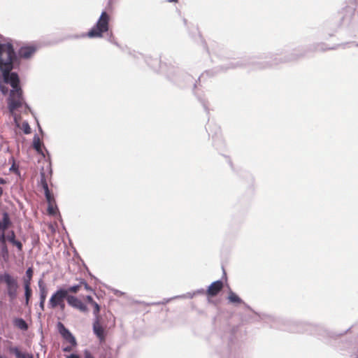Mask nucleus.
Masks as SVG:
<instances>
[{
	"label": "nucleus",
	"mask_w": 358,
	"mask_h": 358,
	"mask_svg": "<svg viewBox=\"0 0 358 358\" xmlns=\"http://www.w3.org/2000/svg\"><path fill=\"white\" fill-rule=\"evenodd\" d=\"M13 69L8 66L6 69L0 70L3 74V82L12 87L8 97V108L12 113L24 103L19 76L17 73L10 72Z\"/></svg>",
	"instance_id": "obj_1"
},
{
	"label": "nucleus",
	"mask_w": 358,
	"mask_h": 358,
	"mask_svg": "<svg viewBox=\"0 0 358 358\" xmlns=\"http://www.w3.org/2000/svg\"><path fill=\"white\" fill-rule=\"evenodd\" d=\"M16 55L12 44L0 43V70L6 69L8 66L13 68Z\"/></svg>",
	"instance_id": "obj_2"
},
{
	"label": "nucleus",
	"mask_w": 358,
	"mask_h": 358,
	"mask_svg": "<svg viewBox=\"0 0 358 358\" xmlns=\"http://www.w3.org/2000/svg\"><path fill=\"white\" fill-rule=\"evenodd\" d=\"M110 15L106 11L101 13L96 24L87 32L86 36L89 38H100L103 34L108 31Z\"/></svg>",
	"instance_id": "obj_3"
},
{
	"label": "nucleus",
	"mask_w": 358,
	"mask_h": 358,
	"mask_svg": "<svg viewBox=\"0 0 358 358\" xmlns=\"http://www.w3.org/2000/svg\"><path fill=\"white\" fill-rule=\"evenodd\" d=\"M4 283L6 286L7 294L10 301L15 299L17 296L19 285L16 277L5 272L0 273V284Z\"/></svg>",
	"instance_id": "obj_4"
},
{
	"label": "nucleus",
	"mask_w": 358,
	"mask_h": 358,
	"mask_svg": "<svg viewBox=\"0 0 358 358\" xmlns=\"http://www.w3.org/2000/svg\"><path fill=\"white\" fill-rule=\"evenodd\" d=\"M69 294L65 289H58L52 294L48 301V308L50 309L59 308L61 311H64L66 307L65 299L67 301Z\"/></svg>",
	"instance_id": "obj_5"
},
{
	"label": "nucleus",
	"mask_w": 358,
	"mask_h": 358,
	"mask_svg": "<svg viewBox=\"0 0 358 358\" xmlns=\"http://www.w3.org/2000/svg\"><path fill=\"white\" fill-rule=\"evenodd\" d=\"M67 303L69 306L79 310L80 312H88V308L87 306L84 303H83L81 300H80L75 296L69 294V297L67 298Z\"/></svg>",
	"instance_id": "obj_6"
},
{
	"label": "nucleus",
	"mask_w": 358,
	"mask_h": 358,
	"mask_svg": "<svg viewBox=\"0 0 358 358\" xmlns=\"http://www.w3.org/2000/svg\"><path fill=\"white\" fill-rule=\"evenodd\" d=\"M57 329L62 336L70 344L72 345H76L77 343L75 337L72 335V334L69 331L68 329L65 327V326L62 322H58L57 324Z\"/></svg>",
	"instance_id": "obj_7"
},
{
	"label": "nucleus",
	"mask_w": 358,
	"mask_h": 358,
	"mask_svg": "<svg viewBox=\"0 0 358 358\" xmlns=\"http://www.w3.org/2000/svg\"><path fill=\"white\" fill-rule=\"evenodd\" d=\"M224 284L221 280H217L212 282L206 292L208 297L216 296L223 289Z\"/></svg>",
	"instance_id": "obj_8"
},
{
	"label": "nucleus",
	"mask_w": 358,
	"mask_h": 358,
	"mask_svg": "<svg viewBox=\"0 0 358 358\" xmlns=\"http://www.w3.org/2000/svg\"><path fill=\"white\" fill-rule=\"evenodd\" d=\"M93 331L101 342L105 341L106 334L104 328L101 324V317L95 318L93 323Z\"/></svg>",
	"instance_id": "obj_9"
},
{
	"label": "nucleus",
	"mask_w": 358,
	"mask_h": 358,
	"mask_svg": "<svg viewBox=\"0 0 358 358\" xmlns=\"http://www.w3.org/2000/svg\"><path fill=\"white\" fill-rule=\"evenodd\" d=\"M83 288H84L87 291H92L91 287L83 279L80 280L79 284L73 286H70L69 287L65 289L67 292V294H69V293L76 294Z\"/></svg>",
	"instance_id": "obj_10"
},
{
	"label": "nucleus",
	"mask_w": 358,
	"mask_h": 358,
	"mask_svg": "<svg viewBox=\"0 0 358 358\" xmlns=\"http://www.w3.org/2000/svg\"><path fill=\"white\" fill-rule=\"evenodd\" d=\"M36 51L34 45L22 46L18 50V55L23 59H29Z\"/></svg>",
	"instance_id": "obj_11"
},
{
	"label": "nucleus",
	"mask_w": 358,
	"mask_h": 358,
	"mask_svg": "<svg viewBox=\"0 0 358 358\" xmlns=\"http://www.w3.org/2000/svg\"><path fill=\"white\" fill-rule=\"evenodd\" d=\"M229 302L234 304H241L243 303L242 299L233 291L230 290L229 292V295L227 297Z\"/></svg>",
	"instance_id": "obj_12"
},
{
	"label": "nucleus",
	"mask_w": 358,
	"mask_h": 358,
	"mask_svg": "<svg viewBox=\"0 0 358 358\" xmlns=\"http://www.w3.org/2000/svg\"><path fill=\"white\" fill-rule=\"evenodd\" d=\"M24 298H25L24 305L26 306H29L30 299L32 296V290L31 288V285H28L27 284L24 285Z\"/></svg>",
	"instance_id": "obj_13"
},
{
	"label": "nucleus",
	"mask_w": 358,
	"mask_h": 358,
	"mask_svg": "<svg viewBox=\"0 0 358 358\" xmlns=\"http://www.w3.org/2000/svg\"><path fill=\"white\" fill-rule=\"evenodd\" d=\"M38 287L40 291V299L45 300L48 295V289L42 280L38 281Z\"/></svg>",
	"instance_id": "obj_14"
},
{
	"label": "nucleus",
	"mask_w": 358,
	"mask_h": 358,
	"mask_svg": "<svg viewBox=\"0 0 358 358\" xmlns=\"http://www.w3.org/2000/svg\"><path fill=\"white\" fill-rule=\"evenodd\" d=\"M13 324L17 328L21 330L27 331L28 329V324L22 318L15 319L13 321Z\"/></svg>",
	"instance_id": "obj_15"
},
{
	"label": "nucleus",
	"mask_w": 358,
	"mask_h": 358,
	"mask_svg": "<svg viewBox=\"0 0 358 358\" xmlns=\"http://www.w3.org/2000/svg\"><path fill=\"white\" fill-rule=\"evenodd\" d=\"M41 146L42 142L40 138L37 135L34 136L33 139V147L37 151L38 153L43 155Z\"/></svg>",
	"instance_id": "obj_16"
},
{
	"label": "nucleus",
	"mask_w": 358,
	"mask_h": 358,
	"mask_svg": "<svg viewBox=\"0 0 358 358\" xmlns=\"http://www.w3.org/2000/svg\"><path fill=\"white\" fill-rule=\"evenodd\" d=\"M11 351L17 358H34L32 354L22 352L17 348H13Z\"/></svg>",
	"instance_id": "obj_17"
},
{
	"label": "nucleus",
	"mask_w": 358,
	"mask_h": 358,
	"mask_svg": "<svg viewBox=\"0 0 358 358\" xmlns=\"http://www.w3.org/2000/svg\"><path fill=\"white\" fill-rule=\"evenodd\" d=\"M33 269L32 268H29L26 271V277L23 279V285H31V281L33 277Z\"/></svg>",
	"instance_id": "obj_18"
},
{
	"label": "nucleus",
	"mask_w": 358,
	"mask_h": 358,
	"mask_svg": "<svg viewBox=\"0 0 358 358\" xmlns=\"http://www.w3.org/2000/svg\"><path fill=\"white\" fill-rule=\"evenodd\" d=\"M48 213L50 215H55L58 212L56 202L48 203Z\"/></svg>",
	"instance_id": "obj_19"
},
{
	"label": "nucleus",
	"mask_w": 358,
	"mask_h": 358,
	"mask_svg": "<svg viewBox=\"0 0 358 358\" xmlns=\"http://www.w3.org/2000/svg\"><path fill=\"white\" fill-rule=\"evenodd\" d=\"M91 305L93 307V313L95 316V318L101 317L99 314L101 310L100 306L94 301L92 303Z\"/></svg>",
	"instance_id": "obj_20"
},
{
	"label": "nucleus",
	"mask_w": 358,
	"mask_h": 358,
	"mask_svg": "<svg viewBox=\"0 0 358 358\" xmlns=\"http://www.w3.org/2000/svg\"><path fill=\"white\" fill-rule=\"evenodd\" d=\"M1 222L3 229H6L9 227L10 222L9 216L7 213H3V219Z\"/></svg>",
	"instance_id": "obj_21"
},
{
	"label": "nucleus",
	"mask_w": 358,
	"mask_h": 358,
	"mask_svg": "<svg viewBox=\"0 0 358 358\" xmlns=\"http://www.w3.org/2000/svg\"><path fill=\"white\" fill-rule=\"evenodd\" d=\"M18 127L24 131L25 134H29L31 132V127L27 122H23L22 124Z\"/></svg>",
	"instance_id": "obj_22"
},
{
	"label": "nucleus",
	"mask_w": 358,
	"mask_h": 358,
	"mask_svg": "<svg viewBox=\"0 0 358 358\" xmlns=\"http://www.w3.org/2000/svg\"><path fill=\"white\" fill-rule=\"evenodd\" d=\"M41 185L44 191H45L46 189H49L48 185L45 178V175L43 172L41 173Z\"/></svg>",
	"instance_id": "obj_23"
},
{
	"label": "nucleus",
	"mask_w": 358,
	"mask_h": 358,
	"mask_svg": "<svg viewBox=\"0 0 358 358\" xmlns=\"http://www.w3.org/2000/svg\"><path fill=\"white\" fill-rule=\"evenodd\" d=\"M45 196L47 200L48 203L56 202L54 198L53 194L50 192V189H46L44 191Z\"/></svg>",
	"instance_id": "obj_24"
},
{
	"label": "nucleus",
	"mask_w": 358,
	"mask_h": 358,
	"mask_svg": "<svg viewBox=\"0 0 358 358\" xmlns=\"http://www.w3.org/2000/svg\"><path fill=\"white\" fill-rule=\"evenodd\" d=\"M0 243H1L2 250L7 251L6 245V236L3 231H0Z\"/></svg>",
	"instance_id": "obj_25"
},
{
	"label": "nucleus",
	"mask_w": 358,
	"mask_h": 358,
	"mask_svg": "<svg viewBox=\"0 0 358 358\" xmlns=\"http://www.w3.org/2000/svg\"><path fill=\"white\" fill-rule=\"evenodd\" d=\"M6 240L13 243L15 241V235L14 231H10V233L6 237Z\"/></svg>",
	"instance_id": "obj_26"
},
{
	"label": "nucleus",
	"mask_w": 358,
	"mask_h": 358,
	"mask_svg": "<svg viewBox=\"0 0 358 358\" xmlns=\"http://www.w3.org/2000/svg\"><path fill=\"white\" fill-rule=\"evenodd\" d=\"M12 244L15 245L19 250H22V244L21 243V242L15 240Z\"/></svg>",
	"instance_id": "obj_27"
},
{
	"label": "nucleus",
	"mask_w": 358,
	"mask_h": 358,
	"mask_svg": "<svg viewBox=\"0 0 358 358\" xmlns=\"http://www.w3.org/2000/svg\"><path fill=\"white\" fill-rule=\"evenodd\" d=\"M76 345H72L71 344H70V345H67V346H65L63 348V351L64 352H71L73 350V348L74 347H76Z\"/></svg>",
	"instance_id": "obj_28"
},
{
	"label": "nucleus",
	"mask_w": 358,
	"mask_h": 358,
	"mask_svg": "<svg viewBox=\"0 0 358 358\" xmlns=\"http://www.w3.org/2000/svg\"><path fill=\"white\" fill-rule=\"evenodd\" d=\"M0 90L1 92L3 94H6L8 93V87H6V86H4L2 84H0Z\"/></svg>",
	"instance_id": "obj_29"
},
{
	"label": "nucleus",
	"mask_w": 358,
	"mask_h": 358,
	"mask_svg": "<svg viewBox=\"0 0 358 358\" xmlns=\"http://www.w3.org/2000/svg\"><path fill=\"white\" fill-rule=\"evenodd\" d=\"M84 358H94L91 352L88 350L84 352Z\"/></svg>",
	"instance_id": "obj_30"
},
{
	"label": "nucleus",
	"mask_w": 358,
	"mask_h": 358,
	"mask_svg": "<svg viewBox=\"0 0 358 358\" xmlns=\"http://www.w3.org/2000/svg\"><path fill=\"white\" fill-rule=\"evenodd\" d=\"M45 300H43V299H40V308L41 309V310H45Z\"/></svg>",
	"instance_id": "obj_31"
},
{
	"label": "nucleus",
	"mask_w": 358,
	"mask_h": 358,
	"mask_svg": "<svg viewBox=\"0 0 358 358\" xmlns=\"http://www.w3.org/2000/svg\"><path fill=\"white\" fill-rule=\"evenodd\" d=\"M85 300L90 303L92 304V303L94 301V299L91 296H87L85 298Z\"/></svg>",
	"instance_id": "obj_32"
},
{
	"label": "nucleus",
	"mask_w": 358,
	"mask_h": 358,
	"mask_svg": "<svg viewBox=\"0 0 358 358\" xmlns=\"http://www.w3.org/2000/svg\"><path fill=\"white\" fill-rule=\"evenodd\" d=\"M67 358H80V357L78 355L76 354H71L67 357Z\"/></svg>",
	"instance_id": "obj_33"
},
{
	"label": "nucleus",
	"mask_w": 358,
	"mask_h": 358,
	"mask_svg": "<svg viewBox=\"0 0 358 358\" xmlns=\"http://www.w3.org/2000/svg\"><path fill=\"white\" fill-rule=\"evenodd\" d=\"M6 181L0 177V185H3V184H6Z\"/></svg>",
	"instance_id": "obj_34"
},
{
	"label": "nucleus",
	"mask_w": 358,
	"mask_h": 358,
	"mask_svg": "<svg viewBox=\"0 0 358 358\" xmlns=\"http://www.w3.org/2000/svg\"><path fill=\"white\" fill-rule=\"evenodd\" d=\"M5 230L6 229L3 228L1 222H0V231H3L4 232Z\"/></svg>",
	"instance_id": "obj_35"
},
{
	"label": "nucleus",
	"mask_w": 358,
	"mask_h": 358,
	"mask_svg": "<svg viewBox=\"0 0 358 358\" xmlns=\"http://www.w3.org/2000/svg\"><path fill=\"white\" fill-rule=\"evenodd\" d=\"M3 188L0 187V198L1 197L2 194H3Z\"/></svg>",
	"instance_id": "obj_36"
},
{
	"label": "nucleus",
	"mask_w": 358,
	"mask_h": 358,
	"mask_svg": "<svg viewBox=\"0 0 358 358\" xmlns=\"http://www.w3.org/2000/svg\"><path fill=\"white\" fill-rule=\"evenodd\" d=\"M168 2H178V0H168Z\"/></svg>",
	"instance_id": "obj_37"
},
{
	"label": "nucleus",
	"mask_w": 358,
	"mask_h": 358,
	"mask_svg": "<svg viewBox=\"0 0 358 358\" xmlns=\"http://www.w3.org/2000/svg\"><path fill=\"white\" fill-rule=\"evenodd\" d=\"M0 358H1V357H0Z\"/></svg>",
	"instance_id": "obj_38"
}]
</instances>
